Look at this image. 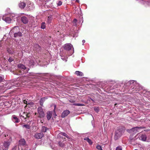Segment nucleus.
<instances>
[{"label": "nucleus", "instance_id": "1", "mask_svg": "<svg viewBox=\"0 0 150 150\" xmlns=\"http://www.w3.org/2000/svg\"><path fill=\"white\" fill-rule=\"evenodd\" d=\"M4 88L3 89L5 88L6 90L11 88L13 86H18L21 85L19 83L16 81L14 83L12 82L11 81H8L4 82Z\"/></svg>", "mask_w": 150, "mask_h": 150}, {"label": "nucleus", "instance_id": "2", "mask_svg": "<svg viewBox=\"0 0 150 150\" xmlns=\"http://www.w3.org/2000/svg\"><path fill=\"white\" fill-rule=\"evenodd\" d=\"M125 129L123 127H120L117 128L115 133L114 139L117 140L121 135L123 133Z\"/></svg>", "mask_w": 150, "mask_h": 150}, {"label": "nucleus", "instance_id": "3", "mask_svg": "<svg viewBox=\"0 0 150 150\" xmlns=\"http://www.w3.org/2000/svg\"><path fill=\"white\" fill-rule=\"evenodd\" d=\"M144 128V127H136L132 128L131 129L127 130V131L129 133L133 132V133H136L137 132H139V130L143 129Z\"/></svg>", "mask_w": 150, "mask_h": 150}, {"label": "nucleus", "instance_id": "4", "mask_svg": "<svg viewBox=\"0 0 150 150\" xmlns=\"http://www.w3.org/2000/svg\"><path fill=\"white\" fill-rule=\"evenodd\" d=\"M4 137H6V139L7 140V141L11 142L12 138L13 137V135L10 132H8L7 133L4 134Z\"/></svg>", "mask_w": 150, "mask_h": 150}, {"label": "nucleus", "instance_id": "5", "mask_svg": "<svg viewBox=\"0 0 150 150\" xmlns=\"http://www.w3.org/2000/svg\"><path fill=\"white\" fill-rule=\"evenodd\" d=\"M11 142L5 141L2 145V149L3 150H8Z\"/></svg>", "mask_w": 150, "mask_h": 150}, {"label": "nucleus", "instance_id": "6", "mask_svg": "<svg viewBox=\"0 0 150 150\" xmlns=\"http://www.w3.org/2000/svg\"><path fill=\"white\" fill-rule=\"evenodd\" d=\"M26 7L28 8V10H33L34 8V5L33 3L30 1H27L26 0Z\"/></svg>", "mask_w": 150, "mask_h": 150}, {"label": "nucleus", "instance_id": "7", "mask_svg": "<svg viewBox=\"0 0 150 150\" xmlns=\"http://www.w3.org/2000/svg\"><path fill=\"white\" fill-rule=\"evenodd\" d=\"M38 115L40 118L43 117L45 116L44 112L41 107H39L38 108Z\"/></svg>", "mask_w": 150, "mask_h": 150}, {"label": "nucleus", "instance_id": "8", "mask_svg": "<svg viewBox=\"0 0 150 150\" xmlns=\"http://www.w3.org/2000/svg\"><path fill=\"white\" fill-rule=\"evenodd\" d=\"M18 67L19 69H23L24 71V73H27L29 70V68L27 69L26 67L24 65L21 64H19L18 65Z\"/></svg>", "mask_w": 150, "mask_h": 150}, {"label": "nucleus", "instance_id": "9", "mask_svg": "<svg viewBox=\"0 0 150 150\" xmlns=\"http://www.w3.org/2000/svg\"><path fill=\"white\" fill-rule=\"evenodd\" d=\"M19 30L18 27L17 26H15L11 30L9 33L10 35H12L19 31Z\"/></svg>", "mask_w": 150, "mask_h": 150}, {"label": "nucleus", "instance_id": "10", "mask_svg": "<svg viewBox=\"0 0 150 150\" xmlns=\"http://www.w3.org/2000/svg\"><path fill=\"white\" fill-rule=\"evenodd\" d=\"M2 19L6 23H10L11 21V19L6 16H4L2 17Z\"/></svg>", "mask_w": 150, "mask_h": 150}, {"label": "nucleus", "instance_id": "11", "mask_svg": "<svg viewBox=\"0 0 150 150\" xmlns=\"http://www.w3.org/2000/svg\"><path fill=\"white\" fill-rule=\"evenodd\" d=\"M64 48L66 50L69 51L73 48V47L70 44H67L65 45Z\"/></svg>", "mask_w": 150, "mask_h": 150}, {"label": "nucleus", "instance_id": "12", "mask_svg": "<svg viewBox=\"0 0 150 150\" xmlns=\"http://www.w3.org/2000/svg\"><path fill=\"white\" fill-rule=\"evenodd\" d=\"M26 0L24 1L23 2L20 1L18 4L19 7L22 9H23L26 6Z\"/></svg>", "mask_w": 150, "mask_h": 150}, {"label": "nucleus", "instance_id": "13", "mask_svg": "<svg viewBox=\"0 0 150 150\" xmlns=\"http://www.w3.org/2000/svg\"><path fill=\"white\" fill-rule=\"evenodd\" d=\"M43 136V134L40 132V133H36L35 134V137L37 139L41 138Z\"/></svg>", "mask_w": 150, "mask_h": 150}, {"label": "nucleus", "instance_id": "14", "mask_svg": "<svg viewBox=\"0 0 150 150\" xmlns=\"http://www.w3.org/2000/svg\"><path fill=\"white\" fill-rule=\"evenodd\" d=\"M12 121L15 123H18L20 122L19 120L15 115H13L12 117Z\"/></svg>", "mask_w": 150, "mask_h": 150}, {"label": "nucleus", "instance_id": "15", "mask_svg": "<svg viewBox=\"0 0 150 150\" xmlns=\"http://www.w3.org/2000/svg\"><path fill=\"white\" fill-rule=\"evenodd\" d=\"M70 113V111L68 110L64 111L62 113L61 116L64 118L67 116Z\"/></svg>", "mask_w": 150, "mask_h": 150}, {"label": "nucleus", "instance_id": "16", "mask_svg": "<svg viewBox=\"0 0 150 150\" xmlns=\"http://www.w3.org/2000/svg\"><path fill=\"white\" fill-rule=\"evenodd\" d=\"M139 139L143 141H146V136L145 134H142L139 136Z\"/></svg>", "mask_w": 150, "mask_h": 150}, {"label": "nucleus", "instance_id": "17", "mask_svg": "<svg viewBox=\"0 0 150 150\" xmlns=\"http://www.w3.org/2000/svg\"><path fill=\"white\" fill-rule=\"evenodd\" d=\"M21 20L23 23L24 24L27 23L28 21V18L25 16H23L21 18Z\"/></svg>", "mask_w": 150, "mask_h": 150}, {"label": "nucleus", "instance_id": "18", "mask_svg": "<svg viewBox=\"0 0 150 150\" xmlns=\"http://www.w3.org/2000/svg\"><path fill=\"white\" fill-rule=\"evenodd\" d=\"M23 103H24L26 104L27 105L25 106V108L28 106V107H30V106L33 105V103L32 102H28L26 100H23Z\"/></svg>", "mask_w": 150, "mask_h": 150}, {"label": "nucleus", "instance_id": "19", "mask_svg": "<svg viewBox=\"0 0 150 150\" xmlns=\"http://www.w3.org/2000/svg\"><path fill=\"white\" fill-rule=\"evenodd\" d=\"M20 116L21 118H23L24 119H25L27 117V115L26 112H23L22 114L20 113Z\"/></svg>", "mask_w": 150, "mask_h": 150}, {"label": "nucleus", "instance_id": "20", "mask_svg": "<svg viewBox=\"0 0 150 150\" xmlns=\"http://www.w3.org/2000/svg\"><path fill=\"white\" fill-rule=\"evenodd\" d=\"M13 35L14 37L16 38L22 36V34L21 32L19 31L16 33L14 34Z\"/></svg>", "mask_w": 150, "mask_h": 150}, {"label": "nucleus", "instance_id": "21", "mask_svg": "<svg viewBox=\"0 0 150 150\" xmlns=\"http://www.w3.org/2000/svg\"><path fill=\"white\" fill-rule=\"evenodd\" d=\"M52 117V112H48L47 113V119L48 120H49Z\"/></svg>", "mask_w": 150, "mask_h": 150}, {"label": "nucleus", "instance_id": "22", "mask_svg": "<svg viewBox=\"0 0 150 150\" xmlns=\"http://www.w3.org/2000/svg\"><path fill=\"white\" fill-rule=\"evenodd\" d=\"M61 135L62 136H64L67 138H68L67 135L65 133L61 132L58 135V137L61 138Z\"/></svg>", "mask_w": 150, "mask_h": 150}, {"label": "nucleus", "instance_id": "23", "mask_svg": "<svg viewBox=\"0 0 150 150\" xmlns=\"http://www.w3.org/2000/svg\"><path fill=\"white\" fill-rule=\"evenodd\" d=\"M19 144L21 145H24L25 143V140L24 139H21L19 141Z\"/></svg>", "mask_w": 150, "mask_h": 150}, {"label": "nucleus", "instance_id": "24", "mask_svg": "<svg viewBox=\"0 0 150 150\" xmlns=\"http://www.w3.org/2000/svg\"><path fill=\"white\" fill-rule=\"evenodd\" d=\"M75 74L77 76H83V74L81 71H77L75 72Z\"/></svg>", "mask_w": 150, "mask_h": 150}, {"label": "nucleus", "instance_id": "25", "mask_svg": "<svg viewBox=\"0 0 150 150\" xmlns=\"http://www.w3.org/2000/svg\"><path fill=\"white\" fill-rule=\"evenodd\" d=\"M45 98H42L41 99L40 101V105L42 106L43 105V103L45 101V100L46 99Z\"/></svg>", "mask_w": 150, "mask_h": 150}, {"label": "nucleus", "instance_id": "26", "mask_svg": "<svg viewBox=\"0 0 150 150\" xmlns=\"http://www.w3.org/2000/svg\"><path fill=\"white\" fill-rule=\"evenodd\" d=\"M4 88V84L3 85H1L0 86V91L1 92H4V91H5L6 90H5V88H4V89H3V88Z\"/></svg>", "mask_w": 150, "mask_h": 150}, {"label": "nucleus", "instance_id": "27", "mask_svg": "<svg viewBox=\"0 0 150 150\" xmlns=\"http://www.w3.org/2000/svg\"><path fill=\"white\" fill-rule=\"evenodd\" d=\"M84 140H86L87 142L90 144H92V142L91 140L89 139V138L86 137L84 138Z\"/></svg>", "mask_w": 150, "mask_h": 150}, {"label": "nucleus", "instance_id": "28", "mask_svg": "<svg viewBox=\"0 0 150 150\" xmlns=\"http://www.w3.org/2000/svg\"><path fill=\"white\" fill-rule=\"evenodd\" d=\"M22 126L23 128L25 127L27 129H29L30 127L29 125L28 124L23 125Z\"/></svg>", "mask_w": 150, "mask_h": 150}, {"label": "nucleus", "instance_id": "29", "mask_svg": "<svg viewBox=\"0 0 150 150\" xmlns=\"http://www.w3.org/2000/svg\"><path fill=\"white\" fill-rule=\"evenodd\" d=\"M58 144L59 146L62 147H64V143L63 142L59 141L58 142Z\"/></svg>", "mask_w": 150, "mask_h": 150}, {"label": "nucleus", "instance_id": "30", "mask_svg": "<svg viewBox=\"0 0 150 150\" xmlns=\"http://www.w3.org/2000/svg\"><path fill=\"white\" fill-rule=\"evenodd\" d=\"M45 22H43L41 24V28L42 29H44L45 28Z\"/></svg>", "mask_w": 150, "mask_h": 150}, {"label": "nucleus", "instance_id": "31", "mask_svg": "<svg viewBox=\"0 0 150 150\" xmlns=\"http://www.w3.org/2000/svg\"><path fill=\"white\" fill-rule=\"evenodd\" d=\"M26 113L27 115V117H30L32 114V112H26Z\"/></svg>", "mask_w": 150, "mask_h": 150}, {"label": "nucleus", "instance_id": "32", "mask_svg": "<svg viewBox=\"0 0 150 150\" xmlns=\"http://www.w3.org/2000/svg\"><path fill=\"white\" fill-rule=\"evenodd\" d=\"M7 51L8 52L9 54H13V51H12L10 49H8L7 50Z\"/></svg>", "mask_w": 150, "mask_h": 150}, {"label": "nucleus", "instance_id": "33", "mask_svg": "<svg viewBox=\"0 0 150 150\" xmlns=\"http://www.w3.org/2000/svg\"><path fill=\"white\" fill-rule=\"evenodd\" d=\"M14 59L13 57H10L9 59H8V61L9 62H11L14 60Z\"/></svg>", "mask_w": 150, "mask_h": 150}, {"label": "nucleus", "instance_id": "34", "mask_svg": "<svg viewBox=\"0 0 150 150\" xmlns=\"http://www.w3.org/2000/svg\"><path fill=\"white\" fill-rule=\"evenodd\" d=\"M47 129H48L45 127H42V131L43 132H46Z\"/></svg>", "mask_w": 150, "mask_h": 150}, {"label": "nucleus", "instance_id": "35", "mask_svg": "<svg viewBox=\"0 0 150 150\" xmlns=\"http://www.w3.org/2000/svg\"><path fill=\"white\" fill-rule=\"evenodd\" d=\"M61 59L65 61V62H66L67 61V57H64L63 56H62Z\"/></svg>", "mask_w": 150, "mask_h": 150}, {"label": "nucleus", "instance_id": "36", "mask_svg": "<svg viewBox=\"0 0 150 150\" xmlns=\"http://www.w3.org/2000/svg\"><path fill=\"white\" fill-rule=\"evenodd\" d=\"M74 105L76 106H83L84 105L80 103H75L74 104H73Z\"/></svg>", "mask_w": 150, "mask_h": 150}, {"label": "nucleus", "instance_id": "37", "mask_svg": "<svg viewBox=\"0 0 150 150\" xmlns=\"http://www.w3.org/2000/svg\"><path fill=\"white\" fill-rule=\"evenodd\" d=\"M52 20V18L50 16L48 17L47 18V21L49 23H50Z\"/></svg>", "mask_w": 150, "mask_h": 150}, {"label": "nucleus", "instance_id": "38", "mask_svg": "<svg viewBox=\"0 0 150 150\" xmlns=\"http://www.w3.org/2000/svg\"><path fill=\"white\" fill-rule=\"evenodd\" d=\"M35 47H37V51H39L40 49V47L39 45L38 44H36L35 45Z\"/></svg>", "mask_w": 150, "mask_h": 150}, {"label": "nucleus", "instance_id": "39", "mask_svg": "<svg viewBox=\"0 0 150 150\" xmlns=\"http://www.w3.org/2000/svg\"><path fill=\"white\" fill-rule=\"evenodd\" d=\"M96 148L98 150H102L101 146L99 145H97L96 146Z\"/></svg>", "mask_w": 150, "mask_h": 150}, {"label": "nucleus", "instance_id": "40", "mask_svg": "<svg viewBox=\"0 0 150 150\" xmlns=\"http://www.w3.org/2000/svg\"><path fill=\"white\" fill-rule=\"evenodd\" d=\"M15 17H16V18L17 17V16L14 13H12L11 14L10 18H11Z\"/></svg>", "mask_w": 150, "mask_h": 150}, {"label": "nucleus", "instance_id": "41", "mask_svg": "<svg viewBox=\"0 0 150 150\" xmlns=\"http://www.w3.org/2000/svg\"><path fill=\"white\" fill-rule=\"evenodd\" d=\"M94 110L96 112H98L99 111V108L98 107H94Z\"/></svg>", "mask_w": 150, "mask_h": 150}, {"label": "nucleus", "instance_id": "42", "mask_svg": "<svg viewBox=\"0 0 150 150\" xmlns=\"http://www.w3.org/2000/svg\"><path fill=\"white\" fill-rule=\"evenodd\" d=\"M116 150H122V148L120 146L117 147L116 149Z\"/></svg>", "mask_w": 150, "mask_h": 150}, {"label": "nucleus", "instance_id": "43", "mask_svg": "<svg viewBox=\"0 0 150 150\" xmlns=\"http://www.w3.org/2000/svg\"><path fill=\"white\" fill-rule=\"evenodd\" d=\"M62 2L61 1H60L57 3V4L58 6H60L62 5Z\"/></svg>", "mask_w": 150, "mask_h": 150}, {"label": "nucleus", "instance_id": "44", "mask_svg": "<svg viewBox=\"0 0 150 150\" xmlns=\"http://www.w3.org/2000/svg\"><path fill=\"white\" fill-rule=\"evenodd\" d=\"M29 65H33V62L32 61H30L29 62Z\"/></svg>", "mask_w": 150, "mask_h": 150}, {"label": "nucleus", "instance_id": "45", "mask_svg": "<svg viewBox=\"0 0 150 150\" xmlns=\"http://www.w3.org/2000/svg\"><path fill=\"white\" fill-rule=\"evenodd\" d=\"M4 79V78L1 76H0V83L2 82Z\"/></svg>", "mask_w": 150, "mask_h": 150}, {"label": "nucleus", "instance_id": "46", "mask_svg": "<svg viewBox=\"0 0 150 150\" xmlns=\"http://www.w3.org/2000/svg\"><path fill=\"white\" fill-rule=\"evenodd\" d=\"M145 92H146V94L147 95H148V93H150V91L149 92V91H146L145 90L143 92H144V93H143V94Z\"/></svg>", "mask_w": 150, "mask_h": 150}, {"label": "nucleus", "instance_id": "47", "mask_svg": "<svg viewBox=\"0 0 150 150\" xmlns=\"http://www.w3.org/2000/svg\"><path fill=\"white\" fill-rule=\"evenodd\" d=\"M35 74L33 73H30V75L31 76H35Z\"/></svg>", "mask_w": 150, "mask_h": 150}, {"label": "nucleus", "instance_id": "48", "mask_svg": "<svg viewBox=\"0 0 150 150\" xmlns=\"http://www.w3.org/2000/svg\"><path fill=\"white\" fill-rule=\"evenodd\" d=\"M16 149H17V147L15 146L12 148V150H16Z\"/></svg>", "mask_w": 150, "mask_h": 150}, {"label": "nucleus", "instance_id": "49", "mask_svg": "<svg viewBox=\"0 0 150 150\" xmlns=\"http://www.w3.org/2000/svg\"><path fill=\"white\" fill-rule=\"evenodd\" d=\"M74 52V50H73V51L70 54H69L68 56L71 55L72 54H73Z\"/></svg>", "mask_w": 150, "mask_h": 150}, {"label": "nucleus", "instance_id": "50", "mask_svg": "<svg viewBox=\"0 0 150 150\" xmlns=\"http://www.w3.org/2000/svg\"><path fill=\"white\" fill-rule=\"evenodd\" d=\"M74 22L76 23L77 21V20L76 19H74L73 21Z\"/></svg>", "mask_w": 150, "mask_h": 150}, {"label": "nucleus", "instance_id": "51", "mask_svg": "<svg viewBox=\"0 0 150 150\" xmlns=\"http://www.w3.org/2000/svg\"><path fill=\"white\" fill-rule=\"evenodd\" d=\"M131 82H132V83H133V84H135L136 83V82L135 81H132Z\"/></svg>", "mask_w": 150, "mask_h": 150}, {"label": "nucleus", "instance_id": "52", "mask_svg": "<svg viewBox=\"0 0 150 150\" xmlns=\"http://www.w3.org/2000/svg\"><path fill=\"white\" fill-rule=\"evenodd\" d=\"M82 42L83 43H83H84L85 42V41L84 40H82Z\"/></svg>", "mask_w": 150, "mask_h": 150}, {"label": "nucleus", "instance_id": "53", "mask_svg": "<svg viewBox=\"0 0 150 150\" xmlns=\"http://www.w3.org/2000/svg\"><path fill=\"white\" fill-rule=\"evenodd\" d=\"M76 1L77 2H79V0H76Z\"/></svg>", "mask_w": 150, "mask_h": 150}, {"label": "nucleus", "instance_id": "54", "mask_svg": "<svg viewBox=\"0 0 150 150\" xmlns=\"http://www.w3.org/2000/svg\"><path fill=\"white\" fill-rule=\"evenodd\" d=\"M137 88V87H136V88H135V89H136Z\"/></svg>", "mask_w": 150, "mask_h": 150}, {"label": "nucleus", "instance_id": "55", "mask_svg": "<svg viewBox=\"0 0 150 150\" xmlns=\"http://www.w3.org/2000/svg\"><path fill=\"white\" fill-rule=\"evenodd\" d=\"M133 88H132V89H133Z\"/></svg>", "mask_w": 150, "mask_h": 150}, {"label": "nucleus", "instance_id": "56", "mask_svg": "<svg viewBox=\"0 0 150 150\" xmlns=\"http://www.w3.org/2000/svg\"><path fill=\"white\" fill-rule=\"evenodd\" d=\"M55 107H56V105H54L55 108Z\"/></svg>", "mask_w": 150, "mask_h": 150}, {"label": "nucleus", "instance_id": "57", "mask_svg": "<svg viewBox=\"0 0 150 150\" xmlns=\"http://www.w3.org/2000/svg\"><path fill=\"white\" fill-rule=\"evenodd\" d=\"M137 150V149H135V150Z\"/></svg>", "mask_w": 150, "mask_h": 150}]
</instances>
